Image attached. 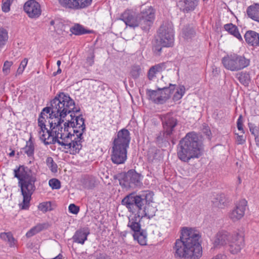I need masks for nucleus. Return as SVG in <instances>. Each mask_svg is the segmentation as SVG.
I'll return each mask as SVG.
<instances>
[{
    "mask_svg": "<svg viewBox=\"0 0 259 259\" xmlns=\"http://www.w3.org/2000/svg\"><path fill=\"white\" fill-rule=\"evenodd\" d=\"M8 39L7 31L3 28H0V48L5 45Z\"/></svg>",
    "mask_w": 259,
    "mask_h": 259,
    "instance_id": "a19ab883",
    "label": "nucleus"
},
{
    "mask_svg": "<svg viewBox=\"0 0 259 259\" xmlns=\"http://www.w3.org/2000/svg\"><path fill=\"white\" fill-rule=\"evenodd\" d=\"M248 126L249 127V131L251 132V134H252L254 137H256L257 135H259V130L258 127L253 126L251 123H249Z\"/></svg>",
    "mask_w": 259,
    "mask_h": 259,
    "instance_id": "3c124183",
    "label": "nucleus"
},
{
    "mask_svg": "<svg viewBox=\"0 0 259 259\" xmlns=\"http://www.w3.org/2000/svg\"><path fill=\"white\" fill-rule=\"evenodd\" d=\"M127 226L134 232V233H138L142 231L141 229V225L137 221V219L136 218L129 220Z\"/></svg>",
    "mask_w": 259,
    "mask_h": 259,
    "instance_id": "4c0bfd02",
    "label": "nucleus"
},
{
    "mask_svg": "<svg viewBox=\"0 0 259 259\" xmlns=\"http://www.w3.org/2000/svg\"><path fill=\"white\" fill-rule=\"evenodd\" d=\"M8 234H10V232H7V233H5V232H4V233H2L0 234V238L5 240V241H7V239H8Z\"/></svg>",
    "mask_w": 259,
    "mask_h": 259,
    "instance_id": "680f3d73",
    "label": "nucleus"
},
{
    "mask_svg": "<svg viewBox=\"0 0 259 259\" xmlns=\"http://www.w3.org/2000/svg\"><path fill=\"white\" fill-rule=\"evenodd\" d=\"M38 209L44 212L51 210L52 209L51 202H45L40 203L38 205Z\"/></svg>",
    "mask_w": 259,
    "mask_h": 259,
    "instance_id": "a18cd8bd",
    "label": "nucleus"
},
{
    "mask_svg": "<svg viewBox=\"0 0 259 259\" xmlns=\"http://www.w3.org/2000/svg\"><path fill=\"white\" fill-rule=\"evenodd\" d=\"M49 184L53 189H58L61 187L60 182L56 179H51L49 182Z\"/></svg>",
    "mask_w": 259,
    "mask_h": 259,
    "instance_id": "49530a36",
    "label": "nucleus"
},
{
    "mask_svg": "<svg viewBox=\"0 0 259 259\" xmlns=\"http://www.w3.org/2000/svg\"><path fill=\"white\" fill-rule=\"evenodd\" d=\"M159 42L164 47H168L174 43L173 25L171 22H165L160 26L158 30Z\"/></svg>",
    "mask_w": 259,
    "mask_h": 259,
    "instance_id": "9b49d317",
    "label": "nucleus"
},
{
    "mask_svg": "<svg viewBox=\"0 0 259 259\" xmlns=\"http://www.w3.org/2000/svg\"><path fill=\"white\" fill-rule=\"evenodd\" d=\"M48 119L46 116L39 115L38 119V125L40 127V131L38 132L40 140L41 141L46 137L47 131L49 130L46 127V122Z\"/></svg>",
    "mask_w": 259,
    "mask_h": 259,
    "instance_id": "b1692460",
    "label": "nucleus"
},
{
    "mask_svg": "<svg viewBox=\"0 0 259 259\" xmlns=\"http://www.w3.org/2000/svg\"><path fill=\"white\" fill-rule=\"evenodd\" d=\"M153 194L150 192H145L140 195H135L134 193L126 195L121 201V204L124 205L129 211L135 213L138 212L140 217L141 211L144 205L147 202H152Z\"/></svg>",
    "mask_w": 259,
    "mask_h": 259,
    "instance_id": "39448f33",
    "label": "nucleus"
},
{
    "mask_svg": "<svg viewBox=\"0 0 259 259\" xmlns=\"http://www.w3.org/2000/svg\"><path fill=\"white\" fill-rule=\"evenodd\" d=\"M255 141L256 143V145L259 147V135H257L256 137H255Z\"/></svg>",
    "mask_w": 259,
    "mask_h": 259,
    "instance_id": "0e129e2a",
    "label": "nucleus"
},
{
    "mask_svg": "<svg viewBox=\"0 0 259 259\" xmlns=\"http://www.w3.org/2000/svg\"><path fill=\"white\" fill-rule=\"evenodd\" d=\"M158 73L156 72L154 68L152 66L149 69L148 73V77L149 80H152L155 76L156 74Z\"/></svg>",
    "mask_w": 259,
    "mask_h": 259,
    "instance_id": "603ef678",
    "label": "nucleus"
},
{
    "mask_svg": "<svg viewBox=\"0 0 259 259\" xmlns=\"http://www.w3.org/2000/svg\"><path fill=\"white\" fill-rule=\"evenodd\" d=\"M247 14L252 20L259 22V5L249 6L247 9Z\"/></svg>",
    "mask_w": 259,
    "mask_h": 259,
    "instance_id": "cd10ccee",
    "label": "nucleus"
},
{
    "mask_svg": "<svg viewBox=\"0 0 259 259\" xmlns=\"http://www.w3.org/2000/svg\"><path fill=\"white\" fill-rule=\"evenodd\" d=\"M224 28L226 31L228 32L230 34L233 35L240 41L242 40V36L239 32L237 27L232 23H228L224 25Z\"/></svg>",
    "mask_w": 259,
    "mask_h": 259,
    "instance_id": "bb28decb",
    "label": "nucleus"
},
{
    "mask_svg": "<svg viewBox=\"0 0 259 259\" xmlns=\"http://www.w3.org/2000/svg\"><path fill=\"white\" fill-rule=\"evenodd\" d=\"M47 137L43 139L41 141L45 145H50L57 143L60 145L65 146V148L70 149L69 153L71 154L74 155L78 153L82 148V133L77 135V137L71 142L68 141V139L65 138L61 141L58 140L59 138L54 136V135H51V132L47 131Z\"/></svg>",
    "mask_w": 259,
    "mask_h": 259,
    "instance_id": "0eeeda50",
    "label": "nucleus"
},
{
    "mask_svg": "<svg viewBox=\"0 0 259 259\" xmlns=\"http://www.w3.org/2000/svg\"><path fill=\"white\" fill-rule=\"evenodd\" d=\"M144 19L153 21L155 19V11L152 7H149L144 9L139 16Z\"/></svg>",
    "mask_w": 259,
    "mask_h": 259,
    "instance_id": "c85d7f7f",
    "label": "nucleus"
},
{
    "mask_svg": "<svg viewBox=\"0 0 259 259\" xmlns=\"http://www.w3.org/2000/svg\"><path fill=\"white\" fill-rule=\"evenodd\" d=\"M138 26H140L141 28L144 30L149 29L150 26L153 24V21L150 20L144 19L142 18H140L138 19Z\"/></svg>",
    "mask_w": 259,
    "mask_h": 259,
    "instance_id": "58836bf2",
    "label": "nucleus"
},
{
    "mask_svg": "<svg viewBox=\"0 0 259 259\" xmlns=\"http://www.w3.org/2000/svg\"><path fill=\"white\" fill-rule=\"evenodd\" d=\"M80 111V109H77L74 104V108L72 110L70 113H67L66 119L70 127L73 128V133L79 135V133L83 134L85 129L84 124V120L82 115H75V113H77Z\"/></svg>",
    "mask_w": 259,
    "mask_h": 259,
    "instance_id": "9d476101",
    "label": "nucleus"
},
{
    "mask_svg": "<svg viewBox=\"0 0 259 259\" xmlns=\"http://www.w3.org/2000/svg\"><path fill=\"white\" fill-rule=\"evenodd\" d=\"M95 259H112L111 257L108 255L107 254L102 253H100L97 256Z\"/></svg>",
    "mask_w": 259,
    "mask_h": 259,
    "instance_id": "bf43d9fd",
    "label": "nucleus"
},
{
    "mask_svg": "<svg viewBox=\"0 0 259 259\" xmlns=\"http://www.w3.org/2000/svg\"><path fill=\"white\" fill-rule=\"evenodd\" d=\"M141 176L135 170L131 169L124 174L119 179L120 186L125 188H134L142 185Z\"/></svg>",
    "mask_w": 259,
    "mask_h": 259,
    "instance_id": "f8f14e48",
    "label": "nucleus"
},
{
    "mask_svg": "<svg viewBox=\"0 0 259 259\" xmlns=\"http://www.w3.org/2000/svg\"><path fill=\"white\" fill-rule=\"evenodd\" d=\"M141 68L139 65H134L132 67L130 72L131 76L134 79L138 78L141 73Z\"/></svg>",
    "mask_w": 259,
    "mask_h": 259,
    "instance_id": "79ce46f5",
    "label": "nucleus"
},
{
    "mask_svg": "<svg viewBox=\"0 0 259 259\" xmlns=\"http://www.w3.org/2000/svg\"><path fill=\"white\" fill-rule=\"evenodd\" d=\"M68 209L70 212L74 214H77L79 210V208L74 204H70Z\"/></svg>",
    "mask_w": 259,
    "mask_h": 259,
    "instance_id": "864d4df0",
    "label": "nucleus"
},
{
    "mask_svg": "<svg viewBox=\"0 0 259 259\" xmlns=\"http://www.w3.org/2000/svg\"><path fill=\"white\" fill-rule=\"evenodd\" d=\"M133 237L135 240H137L139 243L141 245H144L146 244L147 242V234L146 232L142 230V231L134 233Z\"/></svg>",
    "mask_w": 259,
    "mask_h": 259,
    "instance_id": "2f4dec72",
    "label": "nucleus"
},
{
    "mask_svg": "<svg viewBox=\"0 0 259 259\" xmlns=\"http://www.w3.org/2000/svg\"><path fill=\"white\" fill-rule=\"evenodd\" d=\"M214 206L222 208L226 203V199L224 194L217 195L212 200Z\"/></svg>",
    "mask_w": 259,
    "mask_h": 259,
    "instance_id": "72a5a7b5",
    "label": "nucleus"
},
{
    "mask_svg": "<svg viewBox=\"0 0 259 259\" xmlns=\"http://www.w3.org/2000/svg\"><path fill=\"white\" fill-rule=\"evenodd\" d=\"M83 185L85 188L93 189L95 186L96 180L91 176H85L83 180Z\"/></svg>",
    "mask_w": 259,
    "mask_h": 259,
    "instance_id": "e433bc0d",
    "label": "nucleus"
},
{
    "mask_svg": "<svg viewBox=\"0 0 259 259\" xmlns=\"http://www.w3.org/2000/svg\"><path fill=\"white\" fill-rule=\"evenodd\" d=\"M237 126L238 130L242 132V133L244 134V132L243 128V120L242 115H240L239 117L237 122Z\"/></svg>",
    "mask_w": 259,
    "mask_h": 259,
    "instance_id": "5fc2aeb1",
    "label": "nucleus"
},
{
    "mask_svg": "<svg viewBox=\"0 0 259 259\" xmlns=\"http://www.w3.org/2000/svg\"><path fill=\"white\" fill-rule=\"evenodd\" d=\"M11 5V4L3 1L2 7L3 11L4 12H6V13L8 12L10 10V6Z\"/></svg>",
    "mask_w": 259,
    "mask_h": 259,
    "instance_id": "4d7b16f0",
    "label": "nucleus"
},
{
    "mask_svg": "<svg viewBox=\"0 0 259 259\" xmlns=\"http://www.w3.org/2000/svg\"><path fill=\"white\" fill-rule=\"evenodd\" d=\"M14 172V177L19 180V185L23 197L22 209H27L31 196L35 190L34 183L36 178L32 176L31 170L23 165L15 169Z\"/></svg>",
    "mask_w": 259,
    "mask_h": 259,
    "instance_id": "20e7f679",
    "label": "nucleus"
},
{
    "mask_svg": "<svg viewBox=\"0 0 259 259\" xmlns=\"http://www.w3.org/2000/svg\"><path fill=\"white\" fill-rule=\"evenodd\" d=\"M70 31L72 33L76 35H80L92 32V30L86 29L83 26L79 24H75L70 28Z\"/></svg>",
    "mask_w": 259,
    "mask_h": 259,
    "instance_id": "c756f323",
    "label": "nucleus"
},
{
    "mask_svg": "<svg viewBox=\"0 0 259 259\" xmlns=\"http://www.w3.org/2000/svg\"><path fill=\"white\" fill-rule=\"evenodd\" d=\"M59 115L60 117H55L54 120L51 121L50 124V130H48V132H51V135H54V136L59 138L61 140L71 139L74 134H71L69 131L70 128L68 122L67 121L66 116L68 112H64Z\"/></svg>",
    "mask_w": 259,
    "mask_h": 259,
    "instance_id": "423d86ee",
    "label": "nucleus"
},
{
    "mask_svg": "<svg viewBox=\"0 0 259 259\" xmlns=\"http://www.w3.org/2000/svg\"><path fill=\"white\" fill-rule=\"evenodd\" d=\"M94 58L95 55L93 52L91 53L90 55L87 57V63L89 64V66H92L94 64Z\"/></svg>",
    "mask_w": 259,
    "mask_h": 259,
    "instance_id": "6e6d98bb",
    "label": "nucleus"
},
{
    "mask_svg": "<svg viewBox=\"0 0 259 259\" xmlns=\"http://www.w3.org/2000/svg\"><path fill=\"white\" fill-rule=\"evenodd\" d=\"M8 236L7 241L10 243V245L12 246L14 244L15 239L11 233L10 234H8Z\"/></svg>",
    "mask_w": 259,
    "mask_h": 259,
    "instance_id": "052dcab7",
    "label": "nucleus"
},
{
    "mask_svg": "<svg viewBox=\"0 0 259 259\" xmlns=\"http://www.w3.org/2000/svg\"><path fill=\"white\" fill-rule=\"evenodd\" d=\"M3 1L4 2H6L7 3H9V4L11 5L12 2H13V0H3Z\"/></svg>",
    "mask_w": 259,
    "mask_h": 259,
    "instance_id": "774afa93",
    "label": "nucleus"
},
{
    "mask_svg": "<svg viewBox=\"0 0 259 259\" xmlns=\"http://www.w3.org/2000/svg\"><path fill=\"white\" fill-rule=\"evenodd\" d=\"M23 8L25 12L30 18H37L41 14L40 6L35 0H29L26 2L24 5Z\"/></svg>",
    "mask_w": 259,
    "mask_h": 259,
    "instance_id": "dca6fc26",
    "label": "nucleus"
},
{
    "mask_svg": "<svg viewBox=\"0 0 259 259\" xmlns=\"http://www.w3.org/2000/svg\"><path fill=\"white\" fill-rule=\"evenodd\" d=\"M161 120L163 128V136L168 139L174 134L175 128L178 124V120L170 113L162 115Z\"/></svg>",
    "mask_w": 259,
    "mask_h": 259,
    "instance_id": "ddd939ff",
    "label": "nucleus"
},
{
    "mask_svg": "<svg viewBox=\"0 0 259 259\" xmlns=\"http://www.w3.org/2000/svg\"><path fill=\"white\" fill-rule=\"evenodd\" d=\"M194 31L192 27L185 26L182 29L183 37L185 39L191 38L194 35Z\"/></svg>",
    "mask_w": 259,
    "mask_h": 259,
    "instance_id": "ea45409f",
    "label": "nucleus"
},
{
    "mask_svg": "<svg viewBox=\"0 0 259 259\" xmlns=\"http://www.w3.org/2000/svg\"><path fill=\"white\" fill-rule=\"evenodd\" d=\"M233 235V234H231L227 231L219 232L214 237L213 243V247L214 248H220L229 243Z\"/></svg>",
    "mask_w": 259,
    "mask_h": 259,
    "instance_id": "aec40b11",
    "label": "nucleus"
},
{
    "mask_svg": "<svg viewBox=\"0 0 259 259\" xmlns=\"http://www.w3.org/2000/svg\"><path fill=\"white\" fill-rule=\"evenodd\" d=\"M120 19L131 27L135 28L138 26V18L135 16L134 13L130 10H126L122 14Z\"/></svg>",
    "mask_w": 259,
    "mask_h": 259,
    "instance_id": "412c9836",
    "label": "nucleus"
},
{
    "mask_svg": "<svg viewBox=\"0 0 259 259\" xmlns=\"http://www.w3.org/2000/svg\"><path fill=\"white\" fill-rule=\"evenodd\" d=\"M185 92V88L184 85H180L177 89V92L174 96V99L178 100L182 98Z\"/></svg>",
    "mask_w": 259,
    "mask_h": 259,
    "instance_id": "c03bdc74",
    "label": "nucleus"
},
{
    "mask_svg": "<svg viewBox=\"0 0 259 259\" xmlns=\"http://www.w3.org/2000/svg\"><path fill=\"white\" fill-rule=\"evenodd\" d=\"M131 140L130 134L129 131L125 128L120 130L117 135V138H115L113 142V145L128 148Z\"/></svg>",
    "mask_w": 259,
    "mask_h": 259,
    "instance_id": "6ab92c4d",
    "label": "nucleus"
},
{
    "mask_svg": "<svg viewBox=\"0 0 259 259\" xmlns=\"http://www.w3.org/2000/svg\"><path fill=\"white\" fill-rule=\"evenodd\" d=\"M46 224H39L35 227L31 228L28 232H27L26 236L27 237L29 238L34 235L36 233L40 232L44 229L46 228L47 227Z\"/></svg>",
    "mask_w": 259,
    "mask_h": 259,
    "instance_id": "473e14b6",
    "label": "nucleus"
},
{
    "mask_svg": "<svg viewBox=\"0 0 259 259\" xmlns=\"http://www.w3.org/2000/svg\"><path fill=\"white\" fill-rule=\"evenodd\" d=\"M24 70V69H23V68L21 67V66H19V68H18V70H17V73H18V74H21V73L23 72Z\"/></svg>",
    "mask_w": 259,
    "mask_h": 259,
    "instance_id": "69168bd1",
    "label": "nucleus"
},
{
    "mask_svg": "<svg viewBox=\"0 0 259 259\" xmlns=\"http://www.w3.org/2000/svg\"><path fill=\"white\" fill-rule=\"evenodd\" d=\"M199 232L192 228L184 227L181 230L180 238L177 239L173 247V253L176 258L198 259L202 254L199 242Z\"/></svg>",
    "mask_w": 259,
    "mask_h": 259,
    "instance_id": "f257e3e1",
    "label": "nucleus"
},
{
    "mask_svg": "<svg viewBox=\"0 0 259 259\" xmlns=\"http://www.w3.org/2000/svg\"><path fill=\"white\" fill-rule=\"evenodd\" d=\"M247 203V201L245 199L241 200L230 212L229 218L233 222H235L241 219L244 215Z\"/></svg>",
    "mask_w": 259,
    "mask_h": 259,
    "instance_id": "a211bd4d",
    "label": "nucleus"
},
{
    "mask_svg": "<svg viewBox=\"0 0 259 259\" xmlns=\"http://www.w3.org/2000/svg\"><path fill=\"white\" fill-rule=\"evenodd\" d=\"M13 64L12 61H6L5 62L3 68V72L4 74L8 75L10 72V68Z\"/></svg>",
    "mask_w": 259,
    "mask_h": 259,
    "instance_id": "de8ad7c7",
    "label": "nucleus"
},
{
    "mask_svg": "<svg viewBox=\"0 0 259 259\" xmlns=\"http://www.w3.org/2000/svg\"><path fill=\"white\" fill-rule=\"evenodd\" d=\"M236 141L238 144H242L245 142V139L243 135H237Z\"/></svg>",
    "mask_w": 259,
    "mask_h": 259,
    "instance_id": "13d9d810",
    "label": "nucleus"
},
{
    "mask_svg": "<svg viewBox=\"0 0 259 259\" xmlns=\"http://www.w3.org/2000/svg\"><path fill=\"white\" fill-rule=\"evenodd\" d=\"M224 66L227 69L237 71L249 66L250 60L244 56L237 54L227 55L222 59Z\"/></svg>",
    "mask_w": 259,
    "mask_h": 259,
    "instance_id": "6e6552de",
    "label": "nucleus"
},
{
    "mask_svg": "<svg viewBox=\"0 0 259 259\" xmlns=\"http://www.w3.org/2000/svg\"><path fill=\"white\" fill-rule=\"evenodd\" d=\"M61 72V69L59 67L57 72H54V76H56L57 74H60Z\"/></svg>",
    "mask_w": 259,
    "mask_h": 259,
    "instance_id": "338daca9",
    "label": "nucleus"
},
{
    "mask_svg": "<svg viewBox=\"0 0 259 259\" xmlns=\"http://www.w3.org/2000/svg\"><path fill=\"white\" fill-rule=\"evenodd\" d=\"M63 26V23L59 19L52 20L50 22L49 29L51 32L59 33Z\"/></svg>",
    "mask_w": 259,
    "mask_h": 259,
    "instance_id": "7c9ffc66",
    "label": "nucleus"
},
{
    "mask_svg": "<svg viewBox=\"0 0 259 259\" xmlns=\"http://www.w3.org/2000/svg\"><path fill=\"white\" fill-rule=\"evenodd\" d=\"M175 88V84L170 83L168 87L158 88L157 90L147 89L146 94L155 103L163 104L170 98Z\"/></svg>",
    "mask_w": 259,
    "mask_h": 259,
    "instance_id": "1a4fd4ad",
    "label": "nucleus"
},
{
    "mask_svg": "<svg viewBox=\"0 0 259 259\" xmlns=\"http://www.w3.org/2000/svg\"><path fill=\"white\" fill-rule=\"evenodd\" d=\"M229 244L230 252L234 254H237L240 252L244 245L243 237L238 233H234Z\"/></svg>",
    "mask_w": 259,
    "mask_h": 259,
    "instance_id": "f3484780",
    "label": "nucleus"
},
{
    "mask_svg": "<svg viewBox=\"0 0 259 259\" xmlns=\"http://www.w3.org/2000/svg\"><path fill=\"white\" fill-rule=\"evenodd\" d=\"M236 77L241 83L245 86H247L248 85L250 80L249 74L246 72H241L240 73L237 74Z\"/></svg>",
    "mask_w": 259,
    "mask_h": 259,
    "instance_id": "f704fd0d",
    "label": "nucleus"
},
{
    "mask_svg": "<svg viewBox=\"0 0 259 259\" xmlns=\"http://www.w3.org/2000/svg\"><path fill=\"white\" fill-rule=\"evenodd\" d=\"M151 202H147L144 205L142 210L141 211L140 216L147 217L148 219L152 218L155 215L157 209L155 207L150 205Z\"/></svg>",
    "mask_w": 259,
    "mask_h": 259,
    "instance_id": "a878e982",
    "label": "nucleus"
},
{
    "mask_svg": "<svg viewBox=\"0 0 259 259\" xmlns=\"http://www.w3.org/2000/svg\"><path fill=\"white\" fill-rule=\"evenodd\" d=\"M89 234L90 232L85 229H80L76 231L72 239L74 242L83 244L84 241L87 240V237Z\"/></svg>",
    "mask_w": 259,
    "mask_h": 259,
    "instance_id": "393cba45",
    "label": "nucleus"
},
{
    "mask_svg": "<svg viewBox=\"0 0 259 259\" xmlns=\"http://www.w3.org/2000/svg\"><path fill=\"white\" fill-rule=\"evenodd\" d=\"M202 155V142L197 134L188 133L179 142L177 147V155L183 162L199 158Z\"/></svg>",
    "mask_w": 259,
    "mask_h": 259,
    "instance_id": "f03ea898",
    "label": "nucleus"
},
{
    "mask_svg": "<svg viewBox=\"0 0 259 259\" xmlns=\"http://www.w3.org/2000/svg\"><path fill=\"white\" fill-rule=\"evenodd\" d=\"M163 47V46L159 42V40L157 39L156 44L154 45L153 47L154 53L157 55H159Z\"/></svg>",
    "mask_w": 259,
    "mask_h": 259,
    "instance_id": "09e8293b",
    "label": "nucleus"
},
{
    "mask_svg": "<svg viewBox=\"0 0 259 259\" xmlns=\"http://www.w3.org/2000/svg\"><path fill=\"white\" fill-rule=\"evenodd\" d=\"M199 1V0H181L179 4L182 7L184 12H188L195 10Z\"/></svg>",
    "mask_w": 259,
    "mask_h": 259,
    "instance_id": "5701e85b",
    "label": "nucleus"
},
{
    "mask_svg": "<svg viewBox=\"0 0 259 259\" xmlns=\"http://www.w3.org/2000/svg\"><path fill=\"white\" fill-rule=\"evenodd\" d=\"M246 42L252 47L259 46V34L253 30H248L244 34Z\"/></svg>",
    "mask_w": 259,
    "mask_h": 259,
    "instance_id": "4be33fe9",
    "label": "nucleus"
},
{
    "mask_svg": "<svg viewBox=\"0 0 259 259\" xmlns=\"http://www.w3.org/2000/svg\"><path fill=\"white\" fill-rule=\"evenodd\" d=\"M74 108V101L70 96L63 92L57 94L51 102V106L44 108L40 115L46 116L49 125L55 117H60L62 112L70 113Z\"/></svg>",
    "mask_w": 259,
    "mask_h": 259,
    "instance_id": "7ed1b4c3",
    "label": "nucleus"
},
{
    "mask_svg": "<svg viewBox=\"0 0 259 259\" xmlns=\"http://www.w3.org/2000/svg\"><path fill=\"white\" fill-rule=\"evenodd\" d=\"M28 63V59L26 58L24 59L21 62L20 65L23 69H25Z\"/></svg>",
    "mask_w": 259,
    "mask_h": 259,
    "instance_id": "e2e57ef3",
    "label": "nucleus"
},
{
    "mask_svg": "<svg viewBox=\"0 0 259 259\" xmlns=\"http://www.w3.org/2000/svg\"><path fill=\"white\" fill-rule=\"evenodd\" d=\"M154 68L156 72L157 73L161 72L163 70H165L166 68V63H161L158 64H156L154 66H152Z\"/></svg>",
    "mask_w": 259,
    "mask_h": 259,
    "instance_id": "8fccbe9b",
    "label": "nucleus"
},
{
    "mask_svg": "<svg viewBox=\"0 0 259 259\" xmlns=\"http://www.w3.org/2000/svg\"><path fill=\"white\" fill-rule=\"evenodd\" d=\"M47 166L50 168L52 172H56L57 171V165L54 162L53 159L51 157H49L46 160Z\"/></svg>",
    "mask_w": 259,
    "mask_h": 259,
    "instance_id": "37998d69",
    "label": "nucleus"
},
{
    "mask_svg": "<svg viewBox=\"0 0 259 259\" xmlns=\"http://www.w3.org/2000/svg\"><path fill=\"white\" fill-rule=\"evenodd\" d=\"M63 8L72 10H79L89 6L92 0H58Z\"/></svg>",
    "mask_w": 259,
    "mask_h": 259,
    "instance_id": "4468645a",
    "label": "nucleus"
},
{
    "mask_svg": "<svg viewBox=\"0 0 259 259\" xmlns=\"http://www.w3.org/2000/svg\"><path fill=\"white\" fill-rule=\"evenodd\" d=\"M127 158V148L113 145L111 159L115 164L123 163Z\"/></svg>",
    "mask_w": 259,
    "mask_h": 259,
    "instance_id": "2eb2a0df",
    "label": "nucleus"
},
{
    "mask_svg": "<svg viewBox=\"0 0 259 259\" xmlns=\"http://www.w3.org/2000/svg\"><path fill=\"white\" fill-rule=\"evenodd\" d=\"M24 152L28 156H33L34 155V146L32 141V138L30 137L28 141L26 142V145L23 148Z\"/></svg>",
    "mask_w": 259,
    "mask_h": 259,
    "instance_id": "c9c22d12",
    "label": "nucleus"
}]
</instances>
